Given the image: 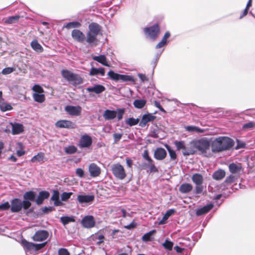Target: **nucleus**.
Returning <instances> with one entry per match:
<instances>
[{
	"label": "nucleus",
	"instance_id": "13d9d810",
	"mask_svg": "<svg viewBox=\"0 0 255 255\" xmlns=\"http://www.w3.org/2000/svg\"><path fill=\"white\" fill-rule=\"evenodd\" d=\"M142 157L145 159L146 161L150 160V159H152L149 156L148 153V151L147 150H144L142 154Z\"/></svg>",
	"mask_w": 255,
	"mask_h": 255
},
{
	"label": "nucleus",
	"instance_id": "393cba45",
	"mask_svg": "<svg viewBox=\"0 0 255 255\" xmlns=\"http://www.w3.org/2000/svg\"><path fill=\"white\" fill-rule=\"evenodd\" d=\"M213 204H209L196 210V214L197 216H201L209 212L213 208Z\"/></svg>",
	"mask_w": 255,
	"mask_h": 255
},
{
	"label": "nucleus",
	"instance_id": "de8ad7c7",
	"mask_svg": "<svg viewBox=\"0 0 255 255\" xmlns=\"http://www.w3.org/2000/svg\"><path fill=\"white\" fill-rule=\"evenodd\" d=\"M162 246L165 249L170 251L173 248V243L168 240H166Z\"/></svg>",
	"mask_w": 255,
	"mask_h": 255
},
{
	"label": "nucleus",
	"instance_id": "b1692460",
	"mask_svg": "<svg viewBox=\"0 0 255 255\" xmlns=\"http://www.w3.org/2000/svg\"><path fill=\"white\" fill-rule=\"evenodd\" d=\"M105 87L101 85H96L92 87H88L87 91L89 92H94L97 94H101L105 90Z\"/></svg>",
	"mask_w": 255,
	"mask_h": 255
},
{
	"label": "nucleus",
	"instance_id": "dca6fc26",
	"mask_svg": "<svg viewBox=\"0 0 255 255\" xmlns=\"http://www.w3.org/2000/svg\"><path fill=\"white\" fill-rule=\"evenodd\" d=\"M71 36L75 40L80 43H83L86 39L85 34L79 29L73 30Z\"/></svg>",
	"mask_w": 255,
	"mask_h": 255
},
{
	"label": "nucleus",
	"instance_id": "c756f323",
	"mask_svg": "<svg viewBox=\"0 0 255 255\" xmlns=\"http://www.w3.org/2000/svg\"><path fill=\"white\" fill-rule=\"evenodd\" d=\"M30 45L32 48L36 52L38 53L43 52V48L42 46L38 43L37 40H34L32 41Z\"/></svg>",
	"mask_w": 255,
	"mask_h": 255
},
{
	"label": "nucleus",
	"instance_id": "2eb2a0df",
	"mask_svg": "<svg viewBox=\"0 0 255 255\" xmlns=\"http://www.w3.org/2000/svg\"><path fill=\"white\" fill-rule=\"evenodd\" d=\"M10 210L12 213L20 212L22 208V201L18 198H14L11 202Z\"/></svg>",
	"mask_w": 255,
	"mask_h": 255
},
{
	"label": "nucleus",
	"instance_id": "680f3d73",
	"mask_svg": "<svg viewBox=\"0 0 255 255\" xmlns=\"http://www.w3.org/2000/svg\"><path fill=\"white\" fill-rule=\"evenodd\" d=\"M235 179V176L231 175L226 178L225 182L227 183H231L234 182Z\"/></svg>",
	"mask_w": 255,
	"mask_h": 255
},
{
	"label": "nucleus",
	"instance_id": "09e8293b",
	"mask_svg": "<svg viewBox=\"0 0 255 255\" xmlns=\"http://www.w3.org/2000/svg\"><path fill=\"white\" fill-rule=\"evenodd\" d=\"M72 192H64L61 195V200L63 201H67L72 195Z\"/></svg>",
	"mask_w": 255,
	"mask_h": 255
},
{
	"label": "nucleus",
	"instance_id": "864d4df0",
	"mask_svg": "<svg viewBox=\"0 0 255 255\" xmlns=\"http://www.w3.org/2000/svg\"><path fill=\"white\" fill-rule=\"evenodd\" d=\"M10 208V205L8 202H5L2 204H0V210L4 211Z\"/></svg>",
	"mask_w": 255,
	"mask_h": 255
},
{
	"label": "nucleus",
	"instance_id": "4be33fe9",
	"mask_svg": "<svg viewBox=\"0 0 255 255\" xmlns=\"http://www.w3.org/2000/svg\"><path fill=\"white\" fill-rule=\"evenodd\" d=\"M50 200L54 202V205L55 206H61L63 205V203L60 200L59 192L58 190L53 191Z\"/></svg>",
	"mask_w": 255,
	"mask_h": 255
},
{
	"label": "nucleus",
	"instance_id": "39448f33",
	"mask_svg": "<svg viewBox=\"0 0 255 255\" xmlns=\"http://www.w3.org/2000/svg\"><path fill=\"white\" fill-rule=\"evenodd\" d=\"M107 75L111 79L115 81L130 82L133 84L135 83L136 79L132 75L120 74L112 70H110Z\"/></svg>",
	"mask_w": 255,
	"mask_h": 255
},
{
	"label": "nucleus",
	"instance_id": "69168bd1",
	"mask_svg": "<svg viewBox=\"0 0 255 255\" xmlns=\"http://www.w3.org/2000/svg\"><path fill=\"white\" fill-rule=\"evenodd\" d=\"M170 36V33L169 31L166 32L165 33L164 36L163 37L161 41H163L164 43L166 44L167 43V39Z\"/></svg>",
	"mask_w": 255,
	"mask_h": 255
},
{
	"label": "nucleus",
	"instance_id": "6e6d98bb",
	"mask_svg": "<svg viewBox=\"0 0 255 255\" xmlns=\"http://www.w3.org/2000/svg\"><path fill=\"white\" fill-rule=\"evenodd\" d=\"M14 69L13 68L7 67V68H4L2 70L1 73L3 75H6V74H8L12 73V72L14 71Z\"/></svg>",
	"mask_w": 255,
	"mask_h": 255
},
{
	"label": "nucleus",
	"instance_id": "1a4fd4ad",
	"mask_svg": "<svg viewBox=\"0 0 255 255\" xmlns=\"http://www.w3.org/2000/svg\"><path fill=\"white\" fill-rule=\"evenodd\" d=\"M112 171L114 175L119 179L123 180L126 177V173L124 167L119 163L112 165Z\"/></svg>",
	"mask_w": 255,
	"mask_h": 255
},
{
	"label": "nucleus",
	"instance_id": "052dcab7",
	"mask_svg": "<svg viewBox=\"0 0 255 255\" xmlns=\"http://www.w3.org/2000/svg\"><path fill=\"white\" fill-rule=\"evenodd\" d=\"M46 242L43 243L41 244H35V246H34V249L35 251L39 250L41 249L42 248H43L46 245Z\"/></svg>",
	"mask_w": 255,
	"mask_h": 255
},
{
	"label": "nucleus",
	"instance_id": "412c9836",
	"mask_svg": "<svg viewBox=\"0 0 255 255\" xmlns=\"http://www.w3.org/2000/svg\"><path fill=\"white\" fill-rule=\"evenodd\" d=\"M95 197L90 195H79L77 196V200L80 204L88 203L93 202Z\"/></svg>",
	"mask_w": 255,
	"mask_h": 255
},
{
	"label": "nucleus",
	"instance_id": "72a5a7b5",
	"mask_svg": "<svg viewBox=\"0 0 255 255\" xmlns=\"http://www.w3.org/2000/svg\"><path fill=\"white\" fill-rule=\"evenodd\" d=\"M175 212V210L174 209H170L166 211V212L164 215L162 219L159 221V225H163L165 224L166 220L169 218V217L174 214Z\"/></svg>",
	"mask_w": 255,
	"mask_h": 255
},
{
	"label": "nucleus",
	"instance_id": "bb28decb",
	"mask_svg": "<svg viewBox=\"0 0 255 255\" xmlns=\"http://www.w3.org/2000/svg\"><path fill=\"white\" fill-rule=\"evenodd\" d=\"M117 114V112L115 111L106 110L103 114V117L106 120H111L115 119Z\"/></svg>",
	"mask_w": 255,
	"mask_h": 255
},
{
	"label": "nucleus",
	"instance_id": "c85d7f7f",
	"mask_svg": "<svg viewBox=\"0 0 255 255\" xmlns=\"http://www.w3.org/2000/svg\"><path fill=\"white\" fill-rule=\"evenodd\" d=\"M44 153L43 152H39L36 155H34L30 160L31 162L32 163H35L36 162L43 163L44 162Z\"/></svg>",
	"mask_w": 255,
	"mask_h": 255
},
{
	"label": "nucleus",
	"instance_id": "f3484780",
	"mask_svg": "<svg viewBox=\"0 0 255 255\" xmlns=\"http://www.w3.org/2000/svg\"><path fill=\"white\" fill-rule=\"evenodd\" d=\"M155 119L156 117L151 114H144L142 116L139 125L141 127H144L148 122H152Z\"/></svg>",
	"mask_w": 255,
	"mask_h": 255
},
{
	"label": "nucleus",
	"instance_id": "7ed1b4c3",
	"mask_svg": "<svg viewBox=\"0 0 255 255\" xmlns=\"http://www.w3.org/2000/svg\"><path fill=\"white\" fill-rule=\"evenodd\" d=\"M101 30V26L95 22H92L89 25V31L86 34V42L92 45H96L97 37Z\"/></svg>",
	"mask_w": 255,
	"mask_h": 255
},
{
	"label": "nucleus",
	"instance_id": "4468645a",
	"mask_svg": "<svg viewBox=\"0 0 255 255\" xmlns=\"http://www.w3.org/2000/svg\"><path fill=\"white\" fill-rule=\"evenodd\" d=\"M55 126L59 128H75L76 125L72 122L68 120H59L55 123Z\"/></svg>",
	"mask_w": 255,
	"mask_h": 255
},
{
	"label": "nucleus",
	"instance_id": "6ab92c4d",
	"mask_svg": "<svg viewBox=\"0 0 255 255\" xmlns=\"http://www.w3.org/2000/svg\"><path fill=\"white\" fill-rule=\"evenodd\" d=\"M89 171L90 174L92 177L99 176L101 174L100 168L95 163H91L89 166Z\"/></svg>",
	"mask_w": 255,
	"mask_h": 255
},
{
	"label": "nucleus",
	"instance_id": "aec40b11",
	"mask_svg": "<svg viewBox=\"0 0 255 255\" xmlns=\"http://www.w3.org/2000/svg\"><path fill=\"white\" fill-rule=\"evenodd\" d=\"M167 155L166 150L162 147L157 148L154 152V157L158 160L164 159Z\"/></svg>",
	"mask_w": 255,
	"mask_h": 255
},
{
	"label": "nucleus",
	"instance_id": "774afa93",
	"mask_svg": "<svg viewBox=\"0 0 255 255\" xmlns=\"http://www.w3.org/2000/svg\"><path fill=\"white\" fill-rule=\"evenodd\" d=\"M124 113V109H120L118 111V114H117V118L119 120H120L123 118Z\"/></svg>",
	"mask_w": 255,
	"mask_h": 255
},
{
	"label": "nucleus",
	"instance_id": "cd10ccee",
	"mask_svg": "<svg viewBox=\"0 0 255 255\" xmlns=\"http://www.w3.org/2000/svg\"><path fill=\"white\" fill-rule=\"evenodd\" d=\"M147 163L143 164L144 169L148 168L150 172H157L158 171L157 168L154 165V162L152 159H150V160H147Z\"/></svg>",
	"mask_w": 255,
	"mask_h": 255
},
{
	"label": "nucleus",
	"instance_id": "e2e57ef3",
	"mask_svg": "<svg viewBox=\"0 0 255 255\" xmlns=\"http://www.w3.org/2000/svg\"><path fill=\"white\" fill-rule=\"evenodd\" d=\"M154 106L157 108L158 109H159V110L164 113H166V111L164 110V109L161 107V106L160 105V103L157 102V101H154Z\"/></svg>",
	"mask_w": 255,
	"mask_h": 255
},
{
	"label": "nucleus",
	"instance_id": "5701e85b",
	"mask_svg": "<svg viewBox=\"0 0 255 255\" xmlns=\"http://www.w3.org/2000/svg\"><path fill=\"white\" fill-rule=\"evenodd\" d=\"M50 194L48 191H42L39 193V194L35 200L37 205L41 204L45 199H47L49 197Z\"/></svg>",
	"mask_w": 255,
	"mask_h": 255
},
{
	"label": "nucleus",
	"instance_id": "bf43d9fd",
	"mask_svg": "<svg viewBox=\"0 0 255 255\" xmlns=\"http://www.w3.org/2000/svg\"><path fill=\"white\" fill-rule=\"evenodd\" d=\"M99 74L98 68L92 67L89 73L90 76H95Z\"/></svg>",
	"mask_w": 255,
	"mask_h": 255
},
{
	"label": "nucleus",
	"instance_id": "9d476101",
	"mask_svg": "<svg viewBox=\"0 0 255 255\" xmlns=\"http://www.w3.org/2000/svg\"><path fill=\"white\" fill-rule=\"evenodd\" d=\"M65 111L71 116H79L82 112V108L79 106H66Z\"/></svg>",
	"mask_w": 255,
	"mask_h": 255
},
{
	"label": "nucleus",
	"instance_id": "f03ea898",
	"mask_svg": "<svg viewBox=\"0 0 255 255\" xmlns=\"http://www.w3.org/2000/svg\"><path fill=\"white\" fill-rule=\"evenodd\" d=\"M191 145L201 154L208 156L211 146L210 141L207 137L194 139L191 141Z\"/></svg>",
	"mask_w": 255,
	"mask_h": 255
},
{
	"label": "nucleus",
	"instance_id": "4d7b16f0",
	"mask_svg": "<svg viewBox=\"0 0 255 255\" xmlns=\"http://www.w3.org/2000/svg\"><path fill=\"white\" fill-rule=\"evenodd\" d=\"M95 239H98L99 241L97 243V245H100L102 243L104 242V236L102 235H100L98 236H96L95 237Z\"/></svg>",
	"mask_w": 255,
	"mask_h": 255
},
{
	"label": "nucleus",
	"instance_id": "37998d69",
	"mask_svg": "<svg viewBox=\"0 0 255 255\" xmlns=\"http://www.w3.org/2000/svg\"><path fill=\"white\" fill-rule=\"evenodd\" d=\"M34 100L38 103H42L45 100V96L42 93H34L33 95Z\"/></svg>",
	"mask_w": 255,
	"mask_h": 255
},
{
	"label": "nucleus",
	"instance_id": "a19ab883",
	"mask_svg": "<svg viewBox=\"0 0 255 255\" xmlns=\"http://www.w3.org/2000/svg\"><path fill=\"white\" fill-rule=\"evenodd\" d=\"M19 15H14L7 17L4 20V23L6 24H13L16 22L19 19Z\"/></svg>",
	"mask_w": 255,
	"mask_h": 255
},
{
	"label": "nucleus",
	"instance_id": "a18cd8bd",
	"mask_svg": "<svg viewBox=\"0 0 255 255\" xmlns=\"http://www.w3.org/2000/svg\"><path fill=\"white\" fill-rule=\"evenodd\" d=\"M81 26V23L78 21H72L67 23L64 25V27L67 29H70L72 28H78Z\"/></svg>",
	"mask_w": 255,
	"mask_h": 255
},
{
	"label": "nucleus",
	"instance_id": "0eeeda50",
	"mask_svg": "<svg viewBox=\"0 0 255 255\" xmlns=\"http://www.w3.org/2000/svg\"><path fill=\"white\" fill-rule=\"evenodd\" d=\"M191 179L193 182L196 184L195 193L198 194L201 193L203 190L202 184L204 179L203 176L199 173H195L192 176Z\"/></svg>",
	"mask_w": 255,
	"mask_h": 255
},
{
	"label": "nucleus",
	"instance_id": "f704fd0d",
	"mask_svg": "<svg viewBox=\"0 0 255 255\" xmlns=\"http://www.w3.org/2000/svg\"><path fill=\"white\" fill-rule=\"evenodd\" d=\"M21 245L23 247L25 250L27 251H30L34 249L35 244L31 242H27L25 240H22Z\"/></svg>",
	"mask_w": 255,
	"mask_h": 255
},
{
	"label": "nucleus",
	"instance_id": "49530a36",
	"mask_svg": "<svg viewBox=\"0 0 255 255\" xmlns=\"http://www.w3.org/2000/svg\"><path fill=\"white\" fill-rule=\"evenodd\" d=\"M139 122L138 119L129 118L126 121V123L129 126H133L137 125Z\"/></svg>",
	"mask_w": 255,
	"mask_h": 255
},
{
	"label": "nucleus",
	"instance_id": "a878e982",
	"mask_svg": "<svg viewBox=\"0 0 255 255\" xmlns=\"http://www.w3.org/2000/svg\"><path fill=\"white\" fill-rule=\"evenodd\" d=\"M92 58L95 61L98 62L104 66L110 67V64L107 62V58L104 55L99 56H94Z\"/></svg>",
	"mask_w": 255,
	"mask_h": 255
},
{
	"label": "nucleus",
	"instance_id": "f8f14e48",
	"mask_svg": "<svg viewBox=\"0 0 255 255\" xmlns=\"http://www.w3.org/2000/svg\"><path fill=\"white\" fill-rule=\"evenodd\" d=\"M81 224L85 228H92L95 225V221L93 216H86L81 220Z\"/></svg>",
	"mask_w": 255,
	"mask_h": 255
},
{
	"label": "nucleus",
	"instance_id": "a211bd4d",
	"mask_svg": "<svg viewBox=\"0 0 255 255\" xmlns=\"http://www.w3.org/2000/svg\"><path fill=\"white\" fill-rule=\"evenodd\" d=\"M9 125L11 128L12 134L13 135L20 134L24 130V127L21 124L9 123Z\"/></svg>",
	"mask_w": 255,
	"mask_h": 255
},
{
	"label": "nucleus",
	"instance_id": "58836bf2",
	"mask_svg": "<svg viewBox=\"0 0 255 255\" xmlns=\"http://www.w3.org/2000/svg\"><path fill=\"white\" fill-rule=\"evenodd\" d=\"M165 147L166 148L168 151L170 159L171 160H175L177 158V155L176 152L173 150L169 145L165 144Z\"/></svg>",
	"mask_w": 255,
	"mask_h": 255
},
{
	"label": "nucleus",
	"instance_id": "338daca9",
	"mask_svg": "<svg viewBox=\"0 0 255 255\" xmlns=\"http://www.w3.org/2000/svg\"><path fill=\"white\" fill-rule=\"evenodd\" d=\"M76 173L80 177H83L84 176V171L81 168L77 169Z\"/></svg>",
	"mask_w": 255,
	"mask_h": 255
},
{
	"label": "nucleus",
	"instance_id": "6e6552de",
	"mask_svg": "<svg viewBox=\"0 0 255 255\" xmlns=\"http://www.w3.org/2000/svg\"><path fill=\"white\" fill-rule=\"evenodd\" d=\"M143 31L147 37L152 39H155L159 33V27L158 25L156 24L152 26L145 27Z\"/></svg>",
	"mask_w": 255,
	"mask_h": 255
},
{
	"label": "nucleus",
	"instance_id": "3c124183",
	"mask_svg": "<svg viewBox=\"0 0 255 255\" xmlns=\"http://www.w3.org/2000/svg\"><path fill=\"white\" fill-rule=\"evenodd\" d=\"M32 90L35 92V93L37 94H41L44 92L42 88L38 85H35L32 87Z\"/></svg>",
	"mask_w": 255,
	"mask_h": 255
},
{
	"label": "nucleus",
	"instance_id": "5fc2aeb1",
	"mask_svg": "<svg viewBox=\"0 0 255 255\" xmlns=\"http://www.w3.org/2000/svg\"><path fill=\"white\" fill-rule=\"evenodd\" d=\"M58 255H70L68 251L65 248H60L58 251Z\"/></svg>",
	"mask_w": 255,
	"mask_h": 255
},
{
	"label": "nucleus",
	"instance_id": "ddd939ff",
	"mask_svg": "<svg viewBox=\"0 0 255 255\" xmlns=\"http://www.w3.org/2000/svg\"><path fill=\"white\" fill-rule=\"evenodd\" d=\"M49 236V233L44 230L37 231L32 237V239L35 242H42L46 240Z\"/></svg>",
	"mask_w": 255,
	"mask_h": 255
},
{
	"label": "nucleus",
	"instance_id": "7c9ffc66",
	"mask_svg": "<svg viewBox=\"0 0 255 255\" xmlns=\"http://www.w3.org/2000/svg\"><path fill=\"white\" fill-rule=\"evenodd\" d=\"M226 173L224 170L219 169L215 171L213 174V179L216 180H220L225 176Z\"/></svg>",
	"mask_w": 255,
	"mask_h": 255
},
{
	"label": "nucleus",
	"instance_id": "0e129e2a",
	"mask_svg": "<svg viewBox=\"0 0 255 255\" xmlns=\"http://www.w3.org/2000/svg\"><path fill=\"white\" fill-rule=\"evenodd\" d=\"M54 210V208L52 207H45L42 209V211L44 213H48L49 212H52Z\"/></svg>",
	"mask_w": 255,
	"mask_h": 255
},
{
	"label": "nucleus",
	"instance_id": "2f4dec72",
	"mask_svg": "<svg viewBox=\"0 0 255 255\" xmlns=\"http://www.w3.org/2000/svg\"><path fill=\"white\" fill-rule=\"evenodd\" d=\"M229 170L232 173H237L240 172L242 166L240 164L231 163L229 166Z\"/></svg>",
	"mask_w": 255,
	"mask_h": 255
},
{
	"label": "nucleus",
	"instance_id": "c03bdc74",
	"mask_svg": "<svg viewBox=\"0 0 255 255\" xmlns=\"http://www.w3.org/2000/svg\"><path fill=\"white\" fill-rule=\"evenodd\" d=\"M11 109L12 107L9 104L2 101L0 102V109L1 111L5 112L10 110Z\"/></svg>",
	"mask_w": 255,
	"mask_h": 255
},
{
	"label": "nucleus",
	"instance_id": "473e14b6",
	"mask_svg": "<svg viewBox=\"0 0 255 255\" xmlns=\"http://www.w3.org/2000/svg\"><path fill=\"white\" fill-rule=\"evenodd\" d=\"M193 187L191 184H182L179 188V191L182 193H187L192 190Z\"/></svg>",
	"mask_w": 255,
	"mask_h": 255
},
{
	"label": "nucleus",
	"instance_id": "8fccbe9b",
	"mask_svg": "<svg viewBox=\"0 0 255 255\" xmlns=\"http://www.w3.org/2000/svg\"><path fill=\"white\" fill-rule=\"evenodd\" d=\"M65 151L68 154H73L77 151V148L75 146L71 145L66 147Z\"/></svg>",
	"mask_w": 255,
	"mask_h": 255
},
{
	"label": "nucleus",
	"instance_id": "9b49d317",
	"mask_svg": "<svg viewBox=\"0 0 255 255\" xmlns=\"http://www.w3.org/2000/svg\"><path fill=\"white\" fill-rule=\"evenodd\" d=\"M92 143L91 137L87 134L83 135L80 139L79 146L81 148H89Z\"/></svg>",
	"mask_w": 255,
	"mask_h": 255
},
{
	"label": "nucleus",
	"instance_id": "c9c22d12",
	"mask_svg": "<svg viewBox=\"0 0 255 255\" xmlns=\"http://www.w3.org/2000/svg\"><path fill=\"white\" fill-rule=\"evenodd\" d=\"M185 128L186 130L191 132L203 133L204 131V129L196 126H186Z\"/></svg>",
	"mask_w": 255,
	"mask_h": 255
},
{
	"label": "nucleus",
	"instance_id": "79ce46f5",
	"mask_svg": "<svg viewBox=\"0 0 255 255\" xmlns=\"http://www.w3.org/2000/svg\"><path fill=\"white\" fill-rule=\"evenodd\" d=\"M75 221L73 217L64 216L60 218V221L64 225H66L70 222H74Z\"/></svg>",
	"mask_w": 255,
	"mask_h": 255
},
{
	"label": "nucleus",
	"instance_id": "20e7f679",
	"mask_svg": "<svg viewBox=\"0 0 255 255\" xmlns=\"http://www.w3.org/2000/svg\"><path fill=\"white\" fill-rule=\"evenodd\" d=\"M61 73L62 77L73 86H76L83 83V79L79 75L69 70L63 69Z\"/></svg>",
	"mask_w": 255,
	"mask_h": 255
},
{
	"label": "nucleus",
	"instance_id": "603ef678",
	"mask_svg": "<svg viewBox=\"0 0 255 255\" xmlns=\"http://www.w3.org/2000/svg\"><path fill=\"white\" fill-rule=\"evenodd\" d=\"M22 208L24 210L28 209L31 205V203L30 201L24 200L22 202Z\"/></svg>",
	"mask_w": 255,
	"mask_h": 255
},
{
	"label": "nucleus",
	"instance_id": "423d86ee",
	"mask_svg": "<svg viewBox=\"0 0 255 255\" xmlns=\"http://www.w3.org/2000/svg\"><path fill=\"white\" fill-rule=\"evenodd\" d=\"M177 150H182L184 156H189L195 154V150L191 146H187L186 143L183 140H175L174 142Z\"/></svg>",
	"mask_w": 255,
	"mask_h": 255
},
{
	"label": "nucleus",
	"instance_id": "4c0bfd02",
	"mask_svg": "<svg viewBox=\"0 0 255 255\" xmlns=\"http://www.w3.org/2000/svg\"><path fill=\"white\" fill-rule=\"evenodd\" d=\"M146 103V100L143 99L135 100L134 101L133 105L137 109H142L144 107Z\"/></svg>",
	"mask_w": 255,
	"mask_h": 255
},
{
	"label": "nucleus",
	"instance_id": "f257e3e1",
	"mask_svg": "<svg viewBox=\"0 0 255 255\" xmlns=\"http://www.w3.org/2000/svg\"><path fill=\"white\" fill-rule=\"evenodd\" d=\"M234 144L231 138L227 136H220L216 138L212 143L211 148L213 152H219L230 149Z\"/></svg>",
	"mask_w": 255,
	"mask_h": 255
},
{
	"label": "nucleus",
	"instance_id": "e433bc0d",
	"mask_svg": "<svg viewBox=\"0 0 255 255\" xmlns=\"http://www.w3.org/2000/svg\"><path fill=\"white\" fill-rule=\"evenodd\" d=\"M23 199L30 201H34L35 199V194L33 191L26 192L23 195Z\"/></svg>",
	"mask_w": 255,
	"mask_h": 255
},
{
	"label": "nucleus",
	"instance_id": "ea45409f",
	"mask_svg": "<svg viewBox=\"0 0 255 255\" xmlns=\"http://www.w3.org/2000/svg\"><path fill=\"white\" fill-rule=\"evenodd\" d=\"M156 232V230H153L145 234L142 237V240L143 242H148L152 240L151 236Z\"/></svg>",
	"mask_w": 255,
	"mask_h": 255
}]
</instances>
